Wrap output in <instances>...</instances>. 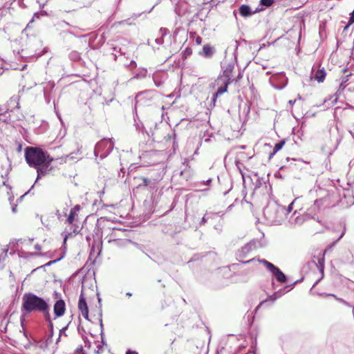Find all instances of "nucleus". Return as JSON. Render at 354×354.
Listing matches in <instances>:
<instances>
[{"label": "nucleus", "mask_w": 354, "mask_h": 354, "mask_svg": "<svg viewBox=\"0 0 354 354\" xmlns=\"http://www.w3.org/2000/svg\"><path fill=\"white\" fill-rule=\"evenodd\" d=\"M47 308V302L33 293H25L22 297L21 310L27 313L44 311Z\"/></svg>", "instance_id": "obj_1"}, {"label": "nucleus", "mask_w": 354, "mask_h": 354, "mask_svg": "<svg viewBox=\"0 0 354 354\" xmlns=\"http://www.w3.org/2000/svg\"><path fill=\"white\" fill-rule=\"evenodd\" d=\"M25 159L30 167H36L46 160H53L46 151L40 148L28 147L25 149Z\"/></svg>", "instance_id": "obj_2"}, {"label": "nucleus", "mask_w": 354, "mask_h": 354, "mask_svg": "<svg viewBox=\"0 0 354 354\" xmlns=\"http://www.w3.org/2000/svg\"><path fill=\"white\" fill-rule=\"evenodd\" d=\"M81 152L80 149H77V151L76 153H71L69 155H68V158L71 159H75V158H80Z\"/></svg>", "instance_id": "obj_24"}, {"label": "nucleus", "mask_w": 354, "mask_h": 354, "mask_svg": "<svg viewBox=\"0 0 354 354\" xmlns=\"http://www.w3.org/2000/svg\"><path fill=\"white\" fill-rule=\"evenodd\" d=\"M295 201H296V199H295V200H294V201H292V203L288 205V207L287 209H286V216L288 214H289V213L292 211V207H293V205H294V204H295Z\"/></svg>", "instance_id": "obj_27"}, {"label": "nucleus", "mask_w": 354, "mask_h": 354, "mask_svg": "<svg viewBox=\"0 0 354 354\" xmlns=\"http://www.w3.org/2000/svg\"><path fill=\"white\" fill-rule=\"evenodd\" d=\"M66 239H67V236H65V238H64V243H66Z\"/></svg>", "instance_id": "obj_45"}, {"label": "nucleus", "mask_w": 354, "mask_h": 354, "mask_svg": "<svg viewBox=\"0 0 354 354\" xmlns=\"http://www.w3.org/2000/svg\"><path fill=\"white\" fill-rule=\"evenodd\" d=\"M295 102V100H294V101L290 100L289 101V104H290L291 105L293 104Z\"/></svg>", "instance_id": "obj_41"}, {"label": "nucleus", "mask_w": 354, "mask_h": 354, "mask_svg": "<svg viewBox=\"0 0 354 354\" xmlns=\"http://www.w3.org/2000/svg\"><path fill=\"white\" fill-rule=\"evenodd\" d=\"M194 41L197 45H200L202 43V38L200 36H196Z\"/></svg>", "instance_id": "obj_30"}, {"label": "nucleus", "mask_w": 354, "mask_h": 354, "mask_svg": "<svg viewBox=\"0 0 354 354\" xmlns=\"http://www.w3.org/2000/svg\"><path fill=\"white\" fill-rule=\"evenodd\" d=\"M324 261V257H322V258L319 259V260H318V264H319V266L321 268V270H323Z\"/></svg>", "instance_id": "obj_29"}, {"label": "nucleus", "mask_w": 354, "mask_h": 354, "mask_svg": "<svg viewBox=\"0 0 354 354\" xmlns=\"http://www.w3.org/2000/svg\"><path fill=\"white\" fill-rule=\"evenodd\" d=\"M283 295L282 292L281 291H278V292H274L273 295L269 296L268 298H267L266 299L263 300V301H261L260 303V304L257 306V308H259L261 306H263L265 303H266L268 301H272V302H274V301H276L278 298H279L280 297H281V295Z\"/></svg>", "instance_id": "obj_17"}, {"label": "nucleus", "mask_w": 354, "mask_h": 354, "mask_svg": "<svg viewBox=\"0 0 354 354\" xmlns=\"http://www.w3.org/2000/svg\"><path fill=\"white\" fill-rule=\"evenodd\" d=\"M17 211L16 207H12V212L15 213Z\"/></svg>", "instance_id": "obj_42"}, {"label": "nucleus", "mask_w": 354, "mask_h": 354, "mask_svg": "<svg viewBox=\"0 0 354 354\" xmlns=\"http://www.w3.org/2000/svg\"><path fill=\"white\" fill-rule=\"evenodd\" d=\"M325 77H326V72L324 71V69L317 71L315 74V79L318 82H324Z\"/></svg>", "instance_id": "obj_19"}, {"label": "nucleus", "mask_w": 354, "mask_h": 354, "mask_svg": "<svg viewBox=\"0 0 354 354\" xmlns=\"http://www.w3.org/2000/svg\"><path fill=\"white\" fill-rule=\"evenodd\" d=\"M247 354H255L254 352H249Z\"/></svg>", "instance_id": "obj_46"}, {"label": "nucleus", "mask_w": 354, "mask_h": 354, "mask_svg": "<svg viewBox=\"0 0 354 354\" xmlns=\"http://www.w3.org/2000/svg\"><path fill=\"white\" fill-rule=\"evenodd\" d=\"M345 88V86L344 85V83H341L338 89V91H344Z\"/></svg>", "instance_id": "obj_35"}, {"label": "nucleus", "mask_w": 354, "mask_h": 354, "mask_svg": "<svg viewBox=\"0 0 354 354\" xmlns=\"http://www.w3.org/2000/svg\"><path fill=\"white\" fill-rule=\"evenodd\" d=\"M259 261L266 266L279 282L284 283L286 281V275L274 264L266 259H260Z\"/></svg>", "instance_id": "obj_6"}, {"label": "nucleus", "mask_w": 354, "mask_h": 354, "mask_svg": "<svg viewBox=\"0 0 354 354\" xmlns=\"http://www.w3.org/2000/svg\"><path fill=\"white\" fill-rule=\"evenodd\" d=\"M283 145H284V142L283 141V142H279L275 144L273 152L276 153L278 151H279L283 147Z\"/></svg>", "instance_id": "obj_26"}, {"label": "nucleus", "mask_w": 354, "mask_h": 354, "mask_svg": "<svg viewBox=\"0 0 354 354\" xmlns=\"http://www.w3.org/2000/svg\"><path fill=\"white\" fill-rule=\"evenodd\" d=\"M196 36H198V35H196V32H190V34H189V38H190V39H192L193 40H194V39L196 38Z\"/></svg>", "instance_id": "obj_31"}, {"label": "nucleus", "mask_w": 354, "mask_h": 354, "mask_svg": "<svg viewBox=\"0 0 354 354\" xmlns=\"http://www.w3.org/2000/svg\"><path fill=\"white\" fill-rule=\"evenodd\" d=\"M169 32L168 29L165 28H161L160 29V33L161 34V37L156 39V42L160 45L163 44V37L166 36Z\"/></svg>", "instance_id": "obj_20"}, {"label": "nucleus", "mask_w": 354, "mask_h": 354, "mask_svg": "<svg viewBox=\"0 0 354 354\" xmlns=\"http://www.w3.org/2000/svg\"><path fill=\"white\" fill-rule=\"evenodd\" d=\"M39 14L38 12L35 13L33 15V17L31 20V22H32L35 19H39Z\"/></svg>", "instance_id": "obj_34"}, {"label": "nucleus", "mask_w": 354, "mask_h": 354, "mask_svg": "<svg viewBox=\"0 0 354 354\" xmlns=\"http://www.w3.org/2000/svg\"><path fill=\"white\" fill-rule=\"evenodd\" d=\"M66 329H67V326H65V327H63V328L59 330V337L57 338V342H56L57 344V343H58V342L59 341L60 337H61V336H62V335H66V334H65V331H66Z\"/></svg>", "instance_id": "obj_28"}, {"label": "nucleus", "mask_w": 354, "mask_h": 354, "mask_svg": "<svg viewBox=\"0 0 354 354\" xmlns=\"http://www.w3.org/2000/svg\"><path fill=\"white\" fill-rule=\"evenodd\" d=\"M8 251V249L6 246L0 248V262L6 257Z\"/></svg>", "instance_id": "obj_23"}, {"label": "nucleus", "mask_w": 354, "mask_h": 354, "mask_svg": "<svg viewBox=\"0 0 354 354\" xmlns=\"http://www.w3.org/2000/svg\"><path fill=\"white\" fill-rule=\"evenodd\" d=\"M39 313H44V316L45 317V319L48 322H51L50 319V315L49 313V305L47 304V308L44 311H39Z\"/></svg>", "instance_id": "obj_22"}, {"label": "nucleus", "mask_w": 354, "mask_h": 354, "mask_svg": "<svg viewBox=\"0 0 354 354\" xmlns=\"http://www.w3.org/2000/svg\"><path fill=\"white\" fill-rule=\"evenodd\" d=\"M61 259H62V257H61V258H59V259H57V261L60 260ZM56 261H57V260L53 261V262H56ZM52 263H53V261H50V262H49L48 264V265H50V264H51Z\"/></svg>", "instance_id": "obj_40"}, {"label": "nucleus", "mask_w": 354, "mask_h": 354, "mask_svg": "<svg viewBox=\"0 0 354 354\" xmlns=\"http://www.w3.org/2000/svg\"><path fill=\"white\" fill-rule=\"evenodd\" d=\"M131 295H131V292H127V296H128V297H131Z\"/></svg>", "instance_id": "obj_44"}, {"label": "nucleus", "mask_w": 354, "mask_h": 354, "mask_svg": "<svg viewBox=\"0 0 354 354\" xmlns=\"http://www.w3.org/2000/svg\"><path fill=\"white\" fill-rule=\"evenodd\" d=\"M344 234V231L342 233V234L340 235L339 239H340Z\"/></svg>", "instance_id": "obj_43"}, {"label": "nucleus", "mask_w": 354, "mask_h": 354, "mask_svg": "<svg viewBox=\"0 0 354 354\" xmlns=\"http://www.w3.org/2000/svg\"><path fill=\"white\" fill-rule=\"evenodd\" d=\"M321 201L316 200L313 205H312L310 208L308 209L306 212V214H308L310 218H314L315 216L317 214L320 209Z\"/></svg>", "instance_id": "obj_12"}, {"label": "nucleus", "mask_w": 354, "mask_h": 354, "mask_svg": "<svg viewBox=\"0 0 354 354\" xmlns=\"http://www.w3.org/2000/svg\"><path fill=\"white\" fill-rule=\"evenodd\" d=\"M113 146L114 143L112 139L104 138L96 144L94 155L95 157L100 156V159H103L112 151Z\"/></svg>", "instance_id": "obj_4"}, {"label": "nucleus", "mask_w": 354, "mask_h": 354, "mask_svg": "<svg viewBox=\"0 0 354 354\" xmlns=\"http://www.w3.org/2000/svg\"><path fill=\"white\" fill-rule=\"evenodd\" d=\"M241 78H242V75L241 73H239L237 78L235 80L236 82L239 81V80H240Z\"/></svg>", "instance_id": "obj_38"}, {"label": "nucleus", "mask_w": 354, "mask_h": 354, "mask_svg": "<svg viewBox=\"0 0 354 354\" xmlns=\"http://www.w3.org/2000/svg\"><path fill=\"white\" fill-rule=\"evenodd\" d=\"M263 214L270 223L279 225L286 218V209L276 203H272L264 208Z\"/></svg>", "instance_id": "obj_3"}, {"label": "nucleus", "mask_w": 354, "mask_h": 354, "mask_svg": "<svg viewBox=\"0 0 354 354\" xmlns=\"http://www.w3.org/2000/svg\"><path fill=\"white\" fill-rule=\"evenodd\" d=\"M80 209V206L79 205H76L73 208H72L70 211V214L67 218V222L69 224H73L74 221L75 220V217L77 216V213Z\"/></svg>", "instance_id": "obj_14"}, {"label": "nucleus", "mask_w": 354, "mask_h": 354, "mask_svg": "<svg viewBox=\"0 0 354 354\" xmlns=\"http://www.w3.org/2000/svg\"><path fill=\"white\" fill-rule=\"evenodd\" d=\"M322 296H323L324 297H334V299H335L337 301H339V302H342L345 305H347V306H349L348 304L344 301L343 299L342 298H339V297H337L335 295H333V294H327V293H323L321 295Z\"/></svg>", "instance_id": "obj_21"}, {"label": "nucleus", "mask_w": 354, "mask_h": 354, "mask_svg": "<svg viewBox=\"0 0 354 354\" xmlns=\"http://www.w3.org/2000/svg\"><path fill=\"white\" fill-rule=\"evenodd\" d=\"M52 161L53 160H46V162H44L40 166H37L35 167L37 172V177L35 183L37 182L39 179L50 174V172L53 169V167L50 165V162Z\"/></svg>", "instance_id": "obj_8"}, {"label": "nucleus", "mask_w": 354, "mask_h": 354, "mask_svg": "<svg viewBox=\"0 0 354 354\" xmlns=\"http://www.w3.org/2000/svg\"><path fill=\"white\" fill-rule=\"evenodd\" d=\"M206 222H207V218H205V216H203L201 219L200 224L204 225Z\"/></svg>", "instance_id": "obj_36"}, {"label": "nucleus", "mask_w": 354, "mask_h": 354, "mask_svg": "<svg viewBox=\"0 0 354 354\" xmlns=\"http://www.w3.org/2000/svg\"><path fill=\"white\" fill-rule=\"evenodd\" d=\"M234 68V66L233 64H227V66H226V67L225 68L223 74L221 75L226 77V79H227V80L230 82H232L234 80L232 79V74Z\"/></svg>", "instance_id": "obj_13"}, {"label": "nucleus", "mask_w": 354, "mask_h": 354, "mask_svg": "<svg viewBox=\"0 0 354 354\" xmlns=\"http://www.w3.org/2000/svg\"><path fill=\"white\" fill-rule=\"evenodd\" d=\"M129 68H134L136 67V63L134 62V61H131L129 66Z\"/></svg>", "instance_id": "obj_32"}, {"label": "nucleus", "mask_w": 354, "mask_h": 354, "mask_svg": "<svg viewBox=\"0 0 354 354\" xmlns=\"http://www.w3.org/2000/svg\"><path fill=\"white\" fill-rule=\"evenodd\" d=\"M65 310L66 308L64 301L62 299L57 301L53 307L55 318L62 316L65 313Z\"/></svg>", "instance_id": "obj_11"}, {"label": "nucleus", "mask_w": 354, "mask_h": 354, "mask_svg": "<svg viewBox=\"0 0 354 354\" xmlns=\"http://www.w3.org/2000/svg\"><path fill=\"white\" fill-rule=\"evenodd\" d=\"M296 214H297V211H295L294 212L293 216H292V218L290 220V222L292 225H301L304 222H306V221L310 219L308 214H306V213H304L303 214L297 215V216H296Z\"/></svg>", "instance_id": "obj_10"}, {"label": "nucleus", "mask_w": 354, "mask_h": 354, "mask_svg": "<svg viewBox=\"0 0 354 354\" xmlns=\"http://www.w3.org/2000/svg\"><path fill=\"white\" fill-rule=\"evenodd\" d=\"M126 354H138L137 352L136 351H127Z\"/></svg>", "instance_id": "obj_39"}, {"label": "nucleus", "mask_w": 354, "mask_h": 354, "mask_svg": "<svg viewBox=\"0 0 354 354\" xmlns=\"http://www.w3.org/2000/svg\"><path fill=\"white\" fill-rule=\"evenodd\" d=\"M215 53V50L213 47H212L209 44H205L203 48L202 55L205 57H211L214 53Z\"/></svg>", "instance_id": "obj_16"}, {"label": "nucleus", "mask_w": 354, "mask_h": 354, "mask_svg": "<svg viewBox=\"0 0 354 354\" xmlns=\"http://www.w3.org/2000/svg\"><path fill=\"white\" fill-rule=\"evenodd\" d=\"M109 243H112L114 244V245L117 247H124L127 245L128 244L131 243V241L128 239H109Z\"/></svg>", "instance_id": "obj_15"}, {"label": "nucleus", "mask_w": 354, "mask_h": 354, "mask_svg": "<svg viewBox=\"0 0 354 354\" xmlns=\"http://www.w3.org/2000/svg\"><path fill=\"white\" fill-rule=\"evenodd\" d=\"M118 232H120V230H113L112 236H116V233Z\"/></svg>", "instance_id": "obj_37"}, {"label": "nucleus", "mask_w": 354, "mask_h": 354, "mask_svg": "<svg viewBox=\"0 0 354 354\" xmlns=\"http://www.w3.org/2000/svg\"><path fill=\"white\" fill-rule=\"evenodd\" d=\"M274 1V0H261L260 2L262 6L269 7L272 5Z\"/></svg>", "instance_id": "obj_25"}, {"label": "nucleus", "mask_w": 354, "mask_h": 354, "mask_svg": "<svg viewBox=\"0 0 354 354\" xmlns=\"http://www.w3.org/2000/svg\"><path fill=\"white\" fill-rule=\"evenodd\" d=\"M48 326L50 328V335H53V323H52V321L51 322H48Z\"/></svg>", "instance_id": "obj_33"}, {"label": "nucleus", "mask_w": 354, "mask_h": 354, "mask_svg": "<svg viewBox=\"0 0 354 354\" xmlns=\"http://www.w3.org/2000/svg\"><path fill=\"white\" fill-rule=\"evenodd\" d=\"M230 82L226 79V77L221 76V75L210 84V87L212 89H216V92L214 94L213 102H215L216 98L221 95L223 94L227 91L228 84Z\"/></svg>", "instance_id": "obj_5"}, {"label": "nucleus", "mask_w": 354, "mask_h": 354, "mask_svg": "<svg viewBox=\"0 0 354 354\" xmlns=\"http://www.w3.org/2000/svg\"><path fill=\"white\" fill-rule=\"evenodd\" d=\"M239 12L243 17H249L253 13L251 8L247 5H242L239 8Z\"/></svg>", "instance_id": "obj_18"}, {"label": "nucleus", "mask_w": 354, "mask_h": 354, "mask_svg": "<svg viewBox=\"0 0 354 354\" xmlns=\"http://www.w3.org/2000/svg\"><path fill=\"white\" fill-rule=\"evenodd\" d=\"M78 308L79 310L81 312L82 315L84 318L86 319H88V306L86 301V298L84 295V290H82L79 301H78Z\"/></svg>", "instance_id": "obj_9"}, {"label": "nucleus", "mask_w": 354, "mask_h": 354, "mask_svg": "<svg viewBox=\"0 0 354 354\" xmlns=\"http://www.w3.org/2000/svg\"><path fill=\"white\" fill-rule=\"evenodd\" d=\"M175 4V12L178 15H183L192 12L191 3L193 0H171Z\"/></svg>", "instance_id": "obj_7"}]
</instances>
